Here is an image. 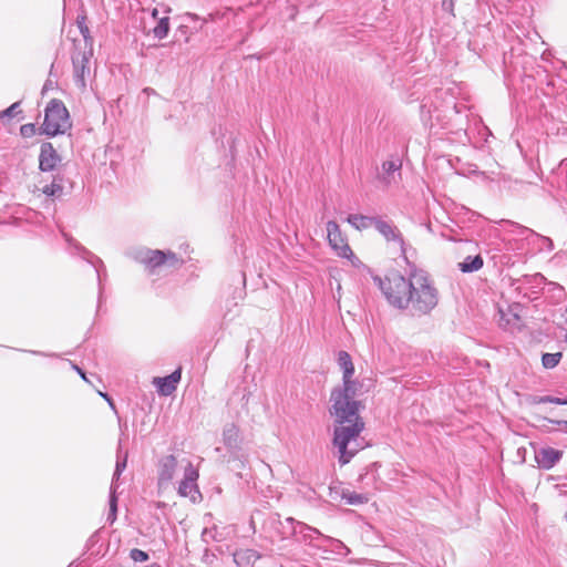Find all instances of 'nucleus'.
<instances>
[{
  "label": "nucleus",
  "mask_w": 567,
  "mask_h": 567,
  "mask_svg": "<svg viewBox=\"0 0 567 567\" xmlns=\"http://www.w3.org/2000/svg\"><path fill=\"white\" fill-rule=\"evenodd\" d=\"M388 302L412 317L430 315L440 302V291L430 274L410 265L408 276L399 274L375 278Z\"/></svg>",
  "instance_id": "f257e3e1"
},
{
  "label": "nucleus",
  "mask_w": 567,
  "mask_h": 567,
  "mask_svg": "<svg viewBox=\"0 0 567 567\" xmlns=\"http://www.w3.org/2000/svg\"><path fill=\"white\" fill-rule=\"evenodd\" d=\"M361 389V383L349 378V382H343L342 386L333 389L330 395L332 403L330 413L339 424L334 429L333 444L339 450L341 465L349 463L362 449L359 436L364 429V422L359 415L361 403L357 400Z\"/></svg>",
  "instance_id": "f03ea898"
},
{
  "label": "nucleus",
  "mask_w": 567,
  "mask_h": 567,
  "mask_svg": "<svg viewBox=\"0 0 567 567\" xmlns=\"http://www.w3.org/2000/svg\"><path fill=\"white\" fill-rule=\"evenodd\" d=\"M71 126L69 111L63 102L56 99L51 100L45 107L42 133L55 136L64 134Z\"/></svg>",
  "instance_id": "7ed1b4c3"
},
{
  "label": "nucleus",
  "mask_w": 567,
  "mask_h": 567,
  "mask_svg": "<svg viewBox=\"0 0 567 567\" xmlns=\"http://www.w3.org/2000/svg\"><path fill=\"white\" fill-rule=\"evenodd\" d=\"M133 258L143 264L150 274H155L161 267L175 268L181 264L176 254L167 250L138 248L132 252Z\"/></svg>",
  "instance_id": "20e7f679"
},
{
  "label": "nucleus",
  "mask_w": 567,
  "mask_h": 567,
  "mask_svg": "<svg viewBox=\"0 0 567 567\" xmlns=\"http://www.w3.org/2000/svg\"><path fill=\"white\" fill-rule=\"evenodd\" d=\"M223 443L228 450L233 460L245 464L248 454L245 450L244 439L240 435L239 427L235 423H227L223 429Z\"/></svg>",
  "instance_id": "39448f33"
},
{
  "label": "nucleus",
  "mask_w": 567,
  "mask_h": 567,
  "mask_svg": "<svg viewBox=\"0 0 567 567\" xmlns=\"http://www.w3.org/2000/svg\"><path fill=\"white\" fill-rule=\"evenodd\" d=\"M181 466L184 470V477L178 486V494L183 497H189L193 502H196L200 497V493L197 486L198 471L192 464L189 460H182Z\"/></svg>",
  "instance_id": "423d86ee"
},
{
  "label": "nucleus",
  "mask_w": 567,
  "mask_h": 567,
  "mask_svg": "<svg viewBox=\"0 0 567 567\" xmlns=\"http://www.w3.org/2000/svg\"><path fill=\"white\" fill-rule=\"evenodd\" d=\"M92 58V50L79 51L73 54V79L74 83L81 91L86 89V80L91 74L90 61Z\"/></svg>",
  "instance_id": "0eeeda50"
},
{
  "label": "nucleus",
  "mask_w": 567,
  "mask_h": 567,
  "mask_svg": "<svg viewBox=\"0 0 567 567\" xmlns=\"http://www.w3.org/2000/svg\"><path fill=\"white\" fill-rule=\"evenodd\" d=\"M327 233L329 244L339 257L348 259L354 257L346 238L342 236L339 225L336 221L329 220L327 223Z\"/></svg>",
  "instance_id": "6e6552de"
},
{
  "label": "nucleus",
  "mask_w": 567,
  "mask_h": 567,
  "mask_svg": "<svg viewBox=\"0 0 567 567\" xmlns=\"http://www.w3.org/2000/svg\"><path fill=\"white\" fill-rule=\"evenodd\" d=\"M374 228L388 240L395 241L400 246L401 255L406 259L405 252V243L402 237L401 231L396 226H394L391 221L383 220L378 217L374 224Z\"/></svg>",
  "instance_id": "1a4fd4ad"
},
{
  "label": "nucleus",
  "mask_w": 567,
  "mask_h": 567,
  "mask_svg": "<svg viewBox=\"0 0 567 567\" xmlns=\"http://www.w3.org/2000/svg\"><path fill=\"white\" fill-rule=\"evenodd\" d=\"M402 163L399 158L388 159L382 163L381 171L378 173L377 178L385 187L396 184L401 178Z\"/></svg>",
  "instance_id": "9d476101"
},
{
  "label": "nucleus",
  "mask_w": 567,
  "mask_h": 567,
  "mask_svg": "<svg viewBox=\"0 0 567 567\" xmlns=\"http://www.w3.org/2000/svg\"><path fill=\"white\" fill-rule=\"evenodd\" d=\"M61 162V157L49 142H45L40 147L39 168L42 172H52Z\"/></svg>",
  "instance_id": "9b49d317"
},
{
  "label": "nucleus",
  "mask_w": 567,
  "mask_h": 567,
  "mask_svg": "<svg viewBox=\"0 0 567 567\" xmlns=\"http://www.w3.org/2000/svg\"><path fill=\"white\" fill-rule=\"evenodd\" d=\"M288 524L291 525L292 534L299 535L301 540L309 543L312 545V542L317 538L323 539L326 535H322L319 529L311 527L305 523L298 522L292 517H288L286 519Z\"/></svg>",
  "instance_id": "f8f14e48"
},
{
  "label": "nucleus",
  "mask_w": 567,
  "mask_h": 567,
  "mask_svg": "<svg viewBox=\"0 0 567 567\" xmlns=\"http://www.w3.org/2000/svg\"><path fill=\"white\" fill-rule=\"evenodd\" d=\"M178 461L174 455H166L161 458L158 466V485L164 486L171 483L175 476Z\"/></svg>",
  "instance_id": "ddd939ff"
},
{
  "label": "nucleus",
  "mask_w": 567,
  "mask_h": 567,
  "mask_svg": "<svg viewBox=\"0 0 567 567\" xmlns=\"http://www.w3.org/2000/svg\"><path fill=\"white\" fill-rule=\"evenodd\" d=\"M563 456V452L553 447H542L535 452V460L539 467L549 470L556 465Z\"/></svg>",
  "instance_id": "4468645a"
},
{
  "label": "nucleus",
  "mask_w": 567,
  "mask_h": 567,
  "mask_svg": "<svg viewBox=\"0 0 567 567\" xmlns=\"http://www.w3.org/2000/svg\"><path fill=\"white\" fill-rule=\"evenodd\" d=\"M181 380V370H175L173 373H171L167 377L164 378H155L154 384L157 389V392L161 395L168 396L171 395L177 386V383Z\"/></svg>",
  "instance_id": "2eb2a0df"
},
{
  "label": "nucleus",
  "mask_w": 567,
  "mask_h": 567,
  "mask_svg": "<svg viewBox=\"0 0 567 567\" xmlns=\"http://www.w3.org/2000/svg\"><path fill=\"white\" fill-rule=\"evenodd\" d=\"M64 237L68 243L74 246L79 252L83 255V258L86 259L89 262H91L95 267V271L97 275L99 282L102 281V268H104L103 261L95 257L91 251L86 250L83 246H81L79 243L74 241L72 238L68 237L66 234H64Z\"/></svg>",
  "instance_id": "dca6fc26"
},
{
  "label": "nucleus",
  "mask_w": 567,
  "mask_h": 567,
  "mask_svg": "<svg viewBox=\"0 0 567 567\" xmlns=\"http://www.w3.org/2000/svg\"><path fill=\"white\" fill-rule=\"evenodd\" d=\"M338 364L342 370V382H349V378H352L354 374V365L350 354L347 351H340L338 353Z\"/></svg>",
  "instance_id": "f3484780"
},
{
  "label": "nucleus",
  "mask_w": 567,
  "mask_h": 567,
  "mask_svg": "<svg viewBox=\"0 0 567 567\" xmlns=\"http://www.w3.org/2000/svg\"><path fill=\"white\" fill-rule=\"evenodd\" d=\"M378 217L365 216L361 214H351L348 216L347 221L355 229L363 230L375 224Z\"/></svg>",
  "instance_id": "a211bd4d"
},
{
  "label": "nucleus",
  "mask_w": 567,
  "mask_h": 567,
  "mask_svg": "<svg viewBox=\"0 0 567 567\" xmlns=\"http://www.w3.org/2000/svg\"><path fill=\"white\" fill-rule=\"evenodd\" d=\"M63 177L54 175L52 182L42 188V192L48 197H60L63 194Z\"/></svg>",
  "instance_id": "6ab92c4d"
},
{
  "label": "nucleus",
  "mask_w": 567,
  "mask_h": 567,
  "mask_svg": "<svg viewBox=\"0 0 567 567\" xmlns=\"http://www.w3.org/2000/svg\"><path fill=\"white\" fill-rule=\"evenodd\" d=\"M483 258L480 255L474 257L468 256L464 261L460 262V269L462 272H474L483 267Z\"/></svg>",
  "instance_id": "aec40b11"
},
{
  "label": "nucleus",
  "mask_w": 567,
  "mask_h": 567,
  "mask_svg": "<svg viewBox=\"0 0 567 567\" xmlns=\"http://www.w3.org/2000/svg\"><path fill=\"white\" fill-rule=\"evenodd\" d=\"M341 497L349 505H362V504L368 503V501H369V497L367 494L355 493V492H351L349 489L342 491Z\"/></svg>",
  "instance_id": "412c9836"
},
{
  "label": "nucleus",
  "mask_w": 567,
  "mask_h": 567,
  "mask_svg": "<svg viewBox=\"0 0 567 567\" xmlns=\"http://www.w3.org/2000/svg\"><path fill=\"white\" fill-rule=\"evenodd\" d=\"M121 454H122V449H121V444H120L118 450H117V461H116L115 472H114L113 481H112V484H114V485H115V482L121 476L122 472L126 467L127 452H125L123 456H121Z\"/></svg>",
  "instance_id": "4be33fe9"
},
{
  "label": "nucleus",
  "mask_w": 567,
  "mask_h": 567,
  "mask_svg": "<svg viewBox=\"0 0 567 567\" xmlns=\"http://www.w3.org/2000/svg\"><path fill=\"white\" fill-rule=\"evenodd\" d=\"M323 540L330 544L332 551L342 556H348L350 554V549L341 540L330 536H324Z\"/></svg>",
  "instance_id": "5701e85b"
},
{
  "label": "nucleus",
  "mask_w": 567,
  "mask_h": 567,
  "mask_svg": "<svg viewBox=\"0 0 567 567\" xmlns=\"http://www.w3.org/2000/svg\"><path fill=\"white\" fill-rule=\"evenodd\" d=\"M110 513L107 519L113 523L116 519V511H117V497H116V485L111 484L110 492Z\"/></svg>",
  "instance_id": "b1692460"
},
{
  "label": "nucleus",
  "mask_w": 567,
  "mask_h": 567,
  "mask_svg": "<svg viewBox=\"0 0 567 567\" xmlns=\"http://www.w3.org/2000/svg\"><path fill=\"white\" fill-rule=\"evenodd\" d=\"M561 357L560 352L544 353L542 357L543 367L546 369H554L559 363Z\"/></svg>",
  "instance_id": "393cba45"
},
{
  "label": "nucleus",
  "mask_w": 567,
  "mask_h": 567,
  "mask_svg": "<svg viewBox=\"0 0 567 567\" xmlns=\"http://www.w3.org/2000/svg\"><path fill=\"white\" fill-rule=\"evenodd\" d=\"M168 31L169 22L167 17L161 18L157 25L153 29L154 35L158 39H164L168 34Z\"/></svg>",
  "instance_id": "a878e982"
},
{
  "label": "nucleus",
  "mask_w": 567,
  "mask_h": 567,
  "mask_svg": "<svg viewBox=\"0 0 567 567\" xmlns=\"http://www.w3.org/2000/svg\"><path fill=\"white\" fill-rule=\"evenodd\" d=\"M21 113L20 102L11 104L8 109L0 112V120L4 122L6 118H11Z\"/></svg>",
  "instance_id": "bb28decb"
},
{
  "label": "nucleus",
  "mask_w": 567,
  "mask_h": 567,
  "mask_svg": "<svg viewBox=\"0 0 567 567\" xmlns=\"http://www.w3.org/2000/svg\"><path fill=\"white\" fill-rule=\"evenodd\" d=\"M130 557L134 561L143 563V561H146L148 559V554L145 553L144 550L134 548V549L131 550Z\"/></svg>",
  "instance_id": "cd10ccee"
},
{
  "label": "nucleus",
  "mask_w": 567,
  "mask_h": 567,
  "mask_svg": "<svg viewBox=\"0 0 567 567\" xmlns=\"http://www.w3.org/2000/svg\"><path fill=\"white\" fill-rule=\"evenodd\" d=\"M534 403L543 404V403H554L558 404L560 403V398L551 396V395H543V396H536L533 399Z\"/></svg>",
  "instance_id": "c85d7f7f"
},
{
  "label": "nucleus",
  "mask_w": 567,
  "mask_h": 567,
  "mask_svg": "<svg viewBox=\"0 0 567 567\" xmlns=\"http://www.w3.org/2000/svg\"><path fill=\"white\" fill-rule=\"evenodd\" d=\"M20 134L27 138L32 137L35 134V125L32 123L23 124L20 127Z\"/></svg>",
  "instance_id": "c756f323"
},
{
  "label": "nucleus",
  "mask_w": 567,
  "mask_h": 567,
  "mask_svg": "<svg viewBox=\"0 0 567 567\" xmlns=\"http://www.w3.org/2000/svg\"><path fill=\"white\" fill-rule=\"evenodd\" d=\"M99 394L106 401V403H109L110 408L113 410V412L118 415L117 413V410H116V406L114 404V401L112 400V398L107 394V393H103V392H99ZM117 420H118V423H120V427L121 430L123 431V425L121 423V417L117 416Z\"/></svg>",
  "instance_id": "7c9ffc66"
},
{
  "label": "nucleus",
  "mask_w": 567,
  "mask_h": 567,
  "mask_svg": "<svg viewBox=\"0 0 567 567\" xmlns=\"http://www.w3.org/2000/svg\"><path fill=\"white\" fill-rule=\"evenodd\" d=\"M454 3L455 0H442V8L454 16Z\"/></svg>",
  "instance_id": "2f4dec72"
},
{
  "label": "nucleus",
  "mask_w": 567,
  "mask_h": 567,
  "mask_svg": "<svg viewBox=\"0 0 567 567\" xmlns=\"http://www.w3.org/2000/svg\"><path fill=\"white\" fill-rule=\"evenodd\" d=\"M79 28H80V31H81L83 38L86 40L89 38V33H90L89 28L85 24H83L82 22H79Z\"/></svg>",
  "instance_id": "473e14b6"
},
{
  "label": "nucleus",
  "mask_w": 567,
  "mask_h": 567,
  "mask_svg": "<svg viewBox=\"0 0 567 567\" xmlns=\"http://www.w3.org/2000/svg\"><path fill=\"white\" fill-rule=\"evenodd\" d=\"M73 368L76 370V372L81 375L83 380L87 381L85 372L81 368H79L78 365H73Z\"/></svg>",
  "instance_id": "72a5a7b5"
},
{
  "label": "nucleus",
  "mask_w": 567,
  "mask_h": 567,
  "mask_svg": "<svg viewBox=\"0 0 567 567\" xmlns=\"http://www.w3.org/2000/svg\"><path fill=\"white\" fill-rule=\"evenodd\" d=\"M549 422L558 424V425H563L564 426V431L567 432V421H554V420H550Z\"/></svg>",
  "instance_id": "f704fd0d"
},
{
  "label": "nucleus",
  "mask_w": 567,
  "mask_h": 567,
  "mask_svg": "<svg viewBox=\"0 0 567 567\" xmlns=\"http://www.w3.org/2000/svg\"><path fill=\"white\" fill-rule=\"evenodd\" d=\"M560 168H561L563 171H566V173H567V158H566V159H564V161H561V163H560Z\"/></svg>",
  "instance_id": "c9c22d12"
},
{
  "label": "nucleus",
  "mask_w": 567,
  "mask_h": 567,
  "mask_svg": "<svg viewBox=\"0 0 567 567\" xmlns=\"http://www.w3.org/2000/svg\"><path fill=\"white\" fill-rule=\"evenodd\" d=\"M143 92L146 93V94H155V91L153 89H151V87H145L143 90Z\"/></svg>",
  "instance_id": "e433bc0d"
},
{
  "label": "nucleus",
  "mask_w": 567,
  "mask_h": 567,
  "mask_svg": "<svg viewBox=\"0 0 567 567\" xmlns=\"http://www.w3.org/2000/svg\"><path fill=\"white\" fill-rule=\"evenodd\" d=\"M558 405H567V399H560V403Z\"/></svg>",
  "instance_id": "4c0bfd02"
},
{
  "label": "nucleus",
  "mask_w": 567,
  "mask_h": 567,
  "mask_svg": "<svg viewBox=\"0 0 567 567\" xmlns=\"http://www.w3.org/2000/svg\"><path fill=\"white\" fill-rule=\"evenodd\" d=\"M152 16H153L154 18H156V17H157V9H154V10H153Z\"/></svg>",
  "instance_id": "58836bf2"
},
{
  "label": "nucleus",
  "mask_w": 567,
  "mask_h": 567,
  "mask_svg": "<svg viewBox=\"0 0 567 567\" xmlns=\"http://www.w3.org/2000/svg\"><path fill=\"white\" fill-rule=\"evenodd\" d=\"M188 16H189L192 19H197V16H196V14L189 13Z\"/></svg>",
  "instance_id": "ea45409f"
},
{
  "label": "nucleus",
  "mask_w": 567,
  "mask_h": 567,
  "mask_svg": "<svg viewBox=\"0 0 567 567\" xmlns=\"http://www.w3.org/2000/svg\"><path fill=\"white\" fill-rule=\"evenodd\" d=\"M150 567H161L158 564H152Z\"/></svg>",
  "instance_id": "a19ab883"
}]
</instances>
